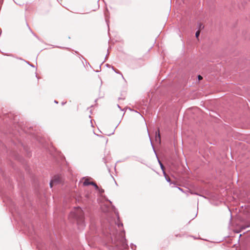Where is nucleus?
I'll return each instance as SVG.
<instances>
[{"instance_id": "20e7f679", "label": "nucleus", "mask_w": 250, "mask_h": 250, "mask_svg": "<svg viewBox=\"0 0 250 250\" xmlns=\"http://www.w3.org/2000/svg\"><path fill=\"white\" fill-rule=\"evenodd\" d=\"M92 182H90L87 179H85L83 183L84 186H87L90 185Z\"/></svg>"}, {"instance_id": "4468645a", "label": "nucleus", "mask_w": 250, "mask_h": 250, "mask_svg": "<svg viewBox=\"0 0 250 250\" xmlns=\"http://www.w3.org/2000/svg\"><path fill=\"white\" fill-rule=\"evenodd\" d=\"M18 146H20V145L21 146H23V145H22V144L21 143V141H20L19 140H18Z\"/></svg>"}, {"instance_id": "cd10ccee", "label": "nucleus", "mask_w": 250, "mask_h": 250, "mask_svg": "<svg viewBox=\"0 0 250 250\" xmlns=\"http://www.w3.org/2000/svg\"><path fill=\"white\" fill-rule=\"evenodd\" d=\"M13 143L15 145H17L16 143L13 141Z\"/></svg>"}, {"instance_id": "412c9836", "label": "nucleus", "mask_w": 250, "mask_h": 250, "mask_svg": "<svg viewBox=\"0 0 250 250\" xmlns=\"http://www.w3.org/2000/svg\"><path fill=\"white\" fill-rule=\"evenodd\" d=\"M117 106H118V108H119L121 110H123L121 108V107H120V106L119 104H117Z\"/></svg>"}, {"instance_id": "39448f33", "label": "nucleus", "mask_w": 250, "mask_h": 250, "mask_svg": "<svg viewBox=\"0 0 250 250\" xmlns=\"http://www.w3.org/2000/svg\"><path fill=\"white\" fill-rule=\"evenodd\" d=\"M166 180H167V181L168 183H170V184H173V185H175V183H172L171 181V179L170 178L167 176V177L165 178Z\"/></svg>"}, {"instance_id": "6ab92c4d", "label": "nucleus", "mask_w": 250, "mask_h": 250, "mask_svg": "<svg viewBox=\"0 0 250 250\" xmlns=\"http://www.w3.org/2000/svg\"><path fill=\"white\" fill-rule=\"evenodd\" d=\"M158 161H159V163L160 166H161L162 165H163L160 161L158 160Z\"/></svg>"}, {"instance_id": "f3484780", "label": "nucleus", "mask_w": 250, "mask_h": 250, "mask_svg": "<svg viewBox=\"0 0 250 250\" xmlns=\"http://www.w3.org/2000/svg\"><path fill=\"white\" fill-rule=\"evenodd\" d=\"M161 167V168L162 170V171H163V170H165V167H164V166L163 165H162Z\"/></svg>"}, {"instance_id": "0eeeda50", "label": "nucleus", "mask_w": 250, "mask_h": 250, "mask_svg": "<svg viewBox=\"0 0 250 250\" xmlns=\"http://www.w3.org/2000/svg\"><path fill=\"white\" fill-rule=\"evenodd\" d=\"M211 204H213L215 206L218 205V201H214L213 199H211L210 200Z\"/></svg>"}, {"instance_id": "ddd939ff", "label": "nucleus", "mask_w": 250, "mask_h": 250, "mask_svg": "<svg viewBox=\"0 0 250 250\" xmlns=\"http://www.w3.org/2000/svg\"><path fill=\"white\" fill-rule=\"evenodd\" d=\"M163 173L165 178L167 177V174L165 170H163Z\"/></svg>"}, {"instance_id": "a878e982", "label": "nucleus", "mask_w": 250, "mask_h": 250, "mask_svg": "<svg viewBox=\"0 0 250 250\" xmlns=\"http://www.w3.org/2000/svg\"><path fill=\"white\" fill-rule=\"evenodd\" d=\"M65 103H66V102H65V103H63V102H62V105H64Z\"/></svg>"}, {"instance_id": "f03ea898", "label": "nucleus", "mask_w": 250, "mask_h": 250, "mask_svg": "<svg viewBox=\"0 0 250 250\" xmlns=\"http://www.w3.org/2000/svg\"><path fill=\"white\" fill-rule=\"evenodd\" d=\"M69 218L77 222L79 229H83L85 226L84 217L83 210L80 207L75 208L71 211Z\"/></svg>"}, {"instance_id": "2eb2a0df", "label": "nucleus", "mask_w": 250, "mask_h": 250, "mask_svg": "<svg viewBox=\"0 0 250 250\" xmlns=\"http://www.w3.org/2000/svg\"><path fill=\"white\" fill-rule=\"evenodd\" d=\"M115 212L116 215V216H117V217L118 221H119V213H118V212H116L115 211Z\"/></svg>"}, {"instance_id": "5701e85b", "label": "nucleus", "mask_w": 250, "mask_h": 250, "mask_svg": "<svg viewBox=\"0 0 250 250\" xmlns=\"http://www.w3.org/2000/svg\"><path fill=\"white\" fill-rule=\"evenodd\" d=\"M114 134V132H113L112 133H110V134H107V135L109 136L110 135H112V134Z\"/></svg>"}, {"instance_id": "f257e3e1", "label": "nucleus", "mask_w": 250, "mask_h": 250, "mask_svg": "<svg viewBox=\"0 0 250 250\" xmlns=\"http://www.w3.org/2000/svg\"><path fill=\"white\" fill-rule=\"evenodd\" d=\"M116 225L118 228L123 227L122 223H115V224L108 223L103 230V233L107 238V241L109 243L112 244L115 247H121L123 250L128 249L127 240L125 237V231H122L120 233H118Z\"/></svg>"}, {"instance_id": "9d476101", "label": "nucleus", "mask_w": 250, "mask_h": 250, "mask_svg": "<svg viewBox=\"0 0 250 250\" xmlns=\"http://www.w3.org/2000/svg\"><path fill=\"white\" fill-rule=\"evenodd\" d=\"M203 28H204V26H203V25L202 23H199V29H198V30H199V31H200V30H201V29H202Z\"/></svg>"}, {"instance_id": "f8f14e48", "label": "nucleus", "mask_w": 250, "mask_h": 250, "mask_svg": "<svg viewBox=\"0 0 250 250\" xmlns=\"http://www.w3.org/2000/svg\"><path fill=\"white\" fill-rule=\"evenodd\" d=\"M197 78H198V81L199 82L203 79V77L202 76L199 75L197 76Z\"/></svg>"}, {"instance_id": "a211bd4d", "label": "nucleus", "mask_w": 250, "mask_h": 250, "mask_svg": "<svg viewBox=\"0 0 250 250\" xmlns=\"http://www.w3.org/2000/svg\"><path fill=\"white\" fill-rule=\"evenodd\" d=\"M136 247V246L135 245H134L133 244H131V248L133 249V247Z\"/></svg>"}, {"instance_id": "7ed1b4c3", "label": "nucleus", "mask_w": 250, "mask_h": 250, "mask_svg": "<svg viewBox=\"0 0 250 250\" xmlns=\"http://www.w3.org/2000/svg\"><path fill=\"white\" fill-rule=\"evenodd\" d=\"M61 182L62 179L60 176L58 175L55 176L50 182V186L52 188L54 184H59Z\"/></svg>"}, {"instance_id": "1a4fd4ad", "label": "nucleus", "mask_w": 250, "mask_h": 250, "mask_svg": "<svg viewBox=\"0 0 250 250\" xmlns=\"http://www.w3.org/2000/svg\"><path fill=\"white\" fill-rule=\"evenodd\" d=\"M200 31L199 30H197L196 32V33H195V36H196V38L197 39H198L199 36H200Z\"/></svg>"}, {"instance_id": "b1692460", "label": "nucleus", "mask_w": 250, "mask_h": 250, "mask_svg": "<svg viewBox=\"0 0 250 250\" xmlns=\"http://www.w3.org/2000/svg\"><path fill=\"white\" fill-rule=\"evenodd\" d=\"M158 137H159V139H160V135L159 133H158Z\"/></svg>"}, {"instance_id": "4be33fe9", "label": "nucleus", "mask_w": 250, "mask_h": 250, "mask_svg": "<svg viewBox=\"0 0 250 250\" xmlns=\"http://www.w3.org/2000/svg\"><path fill=\"white\" fill-rule=\"evenodd\" d=\"M178 188L180 190H181V191H183V189H182V188Z\"/></svg>"}, {"instance_id": "423d86ee", "label": "nucleus", "mask_w": 250, "mask_h": 250, "mask_svg": "<svg viewBox=\"0 0 250 250\" xmlns=\"http://www.w3.org/2000/svg\"><path fill=\"white\" fill-rule=\"evenodd\" d=\"M90 185L94 186L96 190L99 189V188L95 183L92 182Z\"/></svg>"}, {"instance_id": "aec40b11", "label": "nucleus", "mask_w": 250, "mask_h": 250, "mask_svg": "<svg viewBox=\"0 0 250 250\" xmlns=\"http://www.w3.org/2000/svg\"><path fill=\"white\" fill-rule=\"evenodd\" d=\"M113 69L117 73H120V72L117 70V71H116L113 68Z\"/></svg>"}, {"instance_id": "bb28decb", "label": "nucleus", "mask_w": 250, "mask_h": 250, "mask_svg": "<svg viewBox=\"0 0 250 250\" xmlns=\"http://www.w3.org/2000/svg\"><path fill=\"white\" fill-rule=\"evenodd\" d=\"M106 200L107 201H109V202L110 204H111V202L110 201H109V200H107V199H106Z\"/></svg>"}, {"instance_id": "393cba45", "label": "nucleus", "mask_w": 250, "mask_h": 250, "mask_svg": "<svg viewBox=\"0 0 250 250\" xmlns=\"http://www.w3.org/2000/svg\"><path fill=\"white\" fill-rule=\"evenodd\" d=\"M54 102H55V103H56V104H58V101H57L56 100H55V101H54Z\"/></svg>"}, {"instance_id": "6e6552de", "label": "nucleus", "mask_w": 250, "mask_h": 250, "mask_svg": "<svg viewBox=\"0 0 250 250\" xmlns=\"http://www.w3.org/2000/svg\"><path fill=\"white\" fill-rule=\"evenodd\" d=\"M104 15H105V21L107 23V24L108 25V18H108V15L106 13H105Z\"/></svg>"}, {"instance_id": "dca6fc26", "label": "nucleus", "mask_w": 250, "mask_h": 250, "mask_svg": "<svg viewBox=\"0 0 250 250\" xmlns=\"http://www.w3.org/2000/svg\"><path fill=\"white\" fill-rule=\"evenodd\" d=\"M27 62L29 65H30V66H31L32 67H34V65H33V64H30L29 62Z\"/></svg>"}, {"instance_id": "9b49d317", "label": "nucleus", "mask_w": 250, "mask_h": 250, "mask_svg": "<svg viewBox=\"0 0 250 250\" xmlns=\"http://www.w3.org/2000/svg\"><path fill=\"white\" fill-rule=\"evenodd\" d=\"M98 190L99 191V193H100V194L101 195H102V194L104 192V189H102V188H101V189H100V188H99V190Z\"/></svg>"}]
</instances>
